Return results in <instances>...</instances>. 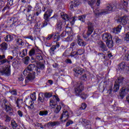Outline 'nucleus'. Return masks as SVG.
<instances>
[{
    "label": "nucleus",
    "instance_id": "774afa93",
    "mask_svg": "<svg viewBox=\"0 0 129 129\" xmlns=\"http://www.w3.org/2000/svg\"><path fill=\"white\" fill-rule=\"evenodd\" d=\"M10 120H11V118L9 116H6V121L9 122Z\"/></svg>",
    "mask_w": 129,
    "mask_h": 129
},
{
    "label": "nucleus",
    "instance_id": "bf43d9fd",
    "mask_svg": "<svg viewBox=\"0 0 129 129\" xmlns=\"http://www.w3.org/2000/svg\"><path fill=\"white\" fill-rule=\"evenodd\" d=\"M76 52L77 51H73L71 52V53H70L71 57H75V55H77V54H75V53H76Z\"/></svg>",
    "mask_w": 129,
    "mask_h": 129
},
{
    "label": "nucleus",
    "instance_id": "680f3d73",
    "mask_svg": "<svg viewBox=\"0 0 129 129\" xmlns=\"http://www.w3.org/2000/svg\"><path fill=\"white\" fill-rule=\"evenodd\" d=\"M125 60H127V61L129 60V52H128L126 54V55H125Z\"/></svg>",
    "mask_w": 129,
    "mask_h": 129
},
{
    "label": "nucleus",
    "instance_id": "0eeeda50",
    "mask_svg": "<svg viewBox=\"0 0 129 129\" xmlns=\"http://www.w3.org/2000/svg\"><path fill=\"white\" fill-rule=\"evenodd\" d=\"M60 101V99L58 97L57 95H54L53 98L50 99L49 107L50 108L53 109L56 107L57 104L56 102Z\"/></svg>",
    "mask_w": 129,
    "mask_h": 129
},
{
    "label": "nucleus",
    "instance_id": "4be33fe9",
    "mask_svg": "<svg viewBox=\"0 0 129 129\" xmlns=\"http://www.w3.org/2000/svg\"><path fill=\"white\" fill-rule=\"evenodd\" d=\"M34 10L36 11V15L37 16H39V15L41 14V13H42V9L40 7H39V4H36Z\"/></svg>",
    "mask_w": 129,
    "mask_h": 129
},
{
    "label": "nucleus",
    "instance_id": "2f4dec72",
    "mask_svg": "<svg viewBox=\"0 0 129 129\" xmlns=\"http://www.w3.org/2000/svg\"><path fill=\"white\" fill-rule=\"evenodd\" d=\"M70 54H71V51L70 49H67L65 52L63 53L62 56L63 57L70 56Z\"/></svg>",
    "mask_w": 129,
    "mask_h": 129
},
{
    "label": "nucleus",
    "instance_id": "e433bc0d",
    "mask_svg": "<svg viewBox=\"0 0 129 129\" xmlns=\"http://www.w3.org/2000/svg\"><path fill=\"white\" fill-rule=\"evenodd\" d=\"M36 54H37L36 53V50L34 48L31 49L29 51V56H34V55H36Z\"/></svg>",
    "mask_w": 129,
    "mask_h": 129
},
{
    "label": "nucleus",
    "instance_id": "de8ad7c7",
    "mask_svg": "<svg viewBox=\"0 0 129 129\" xmlns=\"http://www.w3.org/2000/svg\"><path fill=\"white\" fill-rule=\"evenodd\" d=\"M53 36H54V34H49L47 36V37H46V40L47 41H49V40H51V39H52V38H53Z\"/></svg>",
    "mask_w": 129,
    "mask_h": 129
},
{
    "label": "nucleus",
    "instance_id": "4c0bfd02",
    "mask_svg": "<svg viewBox=\"0 0 129 129\" xmlns=\"http://www.w3.org/2000/svg\"><path fill=\"white\" fill-rule=\"evenodd\" d=\"M48 113V111L47 110H45V111H40L39 112V115H40V116H44V115H47Z\"/></svg>",
    "mask_w": 129,
    "mask_h": 129
},
{
    "label": "nucleus",
    "instance_id": "393cba45",
    "mask_svg": "<svg viewBox=\"0 0 129 129\" xmlns=\"http://www.w3.org/2000/svg\"><path fill=\"white\" fill-rule=\"evenodd\" d=\"M45 21H43V23L39 25V28H45V27H47L48 26V22H49L48 19H44Z\"/></svg>",
    "mask_w": 129,
    "mask_h": 129
},
{
    "label": "nucleus",
    "instance_id": "a19ab883",
    "mask_svg": "<svg viewBox=\"0 0 129 129\" xmlns=\"http://www.w3.org/2000/svg\"><path fill=\"white\" fill-rule=\"evenodd\" d=\"M30 60V57L27 56L25 57L23 59V60L24 61V63L26 64V65H28L29 64V60Z\"/></svg>",
    "mask_w": 129,
    "mask_h": 129
},
{
    "label": "nucleus",
    "instance_id": "2eb2a0df",
    "mask_svg": "<svg viewBox=\"0 0 129 129\" xmlns=\"http://www.w3.org/2000/svg\"><path fill=\"white\" fill-rule=\"evenodd\" d=\"M93 32V25H92V23L91 22H88V32L87 35L89 36L92 34Z\"/></svg>",
    "mask_w": 129,
    "mask_h": 129
},
{
    "label": "nucleus",
    "instance_id": "9b49d317",
    "mask_svg": "<svg viewBox=\"0 0 129 129\" xmlns=\"http://www.w3.org/2000/svg\"><path fill=\"white\" fill-rule=\"evenodd\" d=\"M81 5V2L79 0H74L71 2L70 9L72 11L73 8L78 7L79 5Z\"/></svg>",
    "mask_w": 129,
    "mask_h": 129
},
{
    "label": "nucleus",
    "instance_id": "e2e57ef3",
    "mask_svg": "<svg viewBox=\"0 0 129 129\" xmlns=\"http://www.w3.org/2000/svg\"><path fill=\"white\" fill-rule=\"evenodd\" d=\"M114 40L116 43H119V42H120V39H118V37L117 36H116L114 38Z\"/></svg>",
    "mask_w": 129,
    "mask_h": 129
},
{
    "label": "nucleus",
    "instance_id": "c9c22d12",
    "mask_svg": "<svg viewBox=\"0 0 129 129\" xmlns=\"http://www.w3.org/2000/svg\"><path fill=\"white\" fill-rule=\"evenodd\" d=\"M11 125L14 129L17 128V127L18 126V124L16 123V121L14 120H12L11 121Z\"/></svg>",
    "mask_w": 129,
    "mask_h": 129
},
{
    "label": "nucleus",
    "instance_id": "c03bdc74",
    "mask_svg": "<svg viewBox=\"0 0 129 129\" xmlns=\"http://www.w3.org/2000/svg\"><path fill=\"white\" fill-rule=\"evenodd\" d=\"M30 98L33 101H34V100H36V99H37V98L36 97V93L34 92L33 93H32L30 96Z\"/></svg>",
    "mask_w": 129,
    "mask_h": 129
},
{
    "label": "nucleus",
    "instance_id": "052dcab7",
    "mask_svg": "<svg viewBox=\"0 0 129 129\" xmlns=\"http://www.w3.org/2000/svg\"><path fill=\"white\" fill-rule=\"evenodd\" d=\"M75 46H77L76 45V43L75 42H72L71 44V46H70V48H72V49H73V48H74V47H75Z\"/></svg>",
    "mask_w": 129,
    "mask_h": 129
},
{
    "label": "nucleus",
    "instance_id": "a18cd8bd",
    "mask_svg": "<svg viewBox=\"0 0 129 129\" xmlns=\"http://www.w3.org/2000/svg\"><path fill=\"white\" fill-rule=\"evenodd\" d=\"M66 29V26L65 27ZM67 36V31H63L62 33L60 34L61 38H64L65 37Z\"/></svg>",
    "mask_w": 129,
    "mask_h": 129
},
{
    "label": "nucleus",
    "instance_id": "864d4df0",
    "mask_svg": "<svg viewBox=\"0 0 129 129\" xmlns=\"http://www.w3.org/2000/svg\"><path fill=\"white\" fill-rule=\"evenodd\" d=\"M17 113L20 117H23V112H22L21 110H18L17 111Z\"/></svg>",
    "mask_w": 129,
    "mask_h": 129
},
{
    "label": "nucleus",
    "instance_id": "412c9836",
    "mask_svg": "<svg viewBox=\"0 0 129 129\" xmlns=\"http://www.w3.org/2000/svg\"><path fill=\"white\" fill-rule=\"evenodd\" d=\"M62 106H63V103H62L55 106L54 110L55 113H59V112H60V110H61V108H62Z\"/></svg>",
    "mask_w": 129,
    "mask_h": 129
},
{
    "label": "nucleus",
    "instance_id": "7c9ffc66",
    "mask_svg": "<svg viewBox=\"0 0 129 129\" xmlns=\"http://www.w3.org/2000/svg\"><path fill=\"white\" fill-rule=\"evenodd\" d=\"M5 110L7 112H11V111H13V107H12V105H5Z\"/></svg>",
    "mask_w": 129,
    "mask_h": 129
},
{
    "label": "nucleus",
    "instance_id": "13d9d810",
    "mask_svg": "<svg viewBox=\"0 0 129 129\" xmlns=\"http://www.w3.org/2000/svg\"><path fill=\"white\" fill-rule=\"evenodd\" d=\"M56 50V46L53 45L51 48H50V51L51 52H54Z\"/></svg>",
    "mask_w": 129,
    "mask_h": 129
},
{
    "label": "nucleus",
    "instance_id": "4468645a",
    "mask_svg": "<svg viewBox=\"0 0 129 129\" xmlns=\"http://www.w3.org/2000/svg\"><path fill=\"white\" fill-rule=\"evenodd\" d=\"M117 22L121 23V24L123 25H126V24H127V17L124 16L122 17L118 18L117 20Z\"/></svg>",
    "mask_w": 129,
    "mask_h": 129
},
{
    "label": "nucleus",
    "instance_id": "0e129e2a",
    "mask_svg": "<svg viewBox=\"0 0 129 129\" xmlns=\"http://www.w3.org/2000/svg\"><path fill=\"white\" fill-rule=\"evenodd\" d=\"M66 62L67 64H72V61H71V59H67L66 60Z\"/></svg>",
    "mask_w": 129,
    "mask_h": 129
},
{
    "label": "nucleus",
    "instance_id": "aec40b11",
    "mask_svg": "<svg viewBox=\"0 0 129 129\" xmlns=\"http://www.w3.org/2000/svg\"><path fill=\"white\" fill-rule=\"evenodd\" d=\"M127 7V1L126 0H121L120 7L118 9H125Z\"/></svg>",
    "mask_w": 129,
    "mask_h": 129
},
{
    "label": "nucleus",
    "instance_id": "603ef678",
    "mask_svg": "<svg viewBox=\"0 0 129 129\" xmlns=\"http://www.w3.org/2000/svg\"><path fill=\"white\" fill-rule=\"evenodd\" d=\"M8 5H9V6H13V5H14V0H8Z\"/></svg>",
    "mask_w": 129,
    "mask_h": 129
},
{
    "label": "nucleus",
    "instance_id": "c756f323",
    "mask_svg": "<svg viewBox=\"0 0 129 129\" xmlns=\"http://www.w3.org/2000/svg\"><path fill=\"white\" fill-rule=\"evenodd\" d=\"M100 48H102V50L104 52V51H107V48H106V46L105 45L104 43L102 41L99 43Z\"/></svg>",
    "mask_w": 129,
    "mask_h": 129
},
{
    "label": "nucleus",
    "instance_id": "9d476101",
    "mask_svg": "<svg viewBox=\"0 0 129 129\" xmlns=\"http://www.w3.org/2000/svg\"><path fill=\"white\" fill-rule=\"evenodd\" d=\"M60 16L61 17V19H62V20L66 21V22L68 23L67 25L69 24L68 27H71V26H72V25L70 24V19L71 18L69 19V17L67 14H65L63 12H61L60 13Z\"/></svg>",
    "mask_w": 129,
    "mask_h": 129
},
{
    "label": "nucleus",
    "instance_id": "20e7f679",
    "mask_svg": "<svg viewBox=\"0 0 129 129\" xmlns=\"http://www.w3.org/2000/svg\"><path fill=\"white\" fill-rule=\"evenodd\" d=\"M69 114H68V111L63 110L62 115L60 117V119L61 121L65 122H67L66 126H69L70 124H73V121L68 119Z\"/></svg>",
    "mask_w": 129,
    "mask_h": 129
},
{
    "label": "nucleus",
    "instance_id": "a878e982",
    "mask_svg": "<svg viewBox=\"0 0 129 129\" xmlns=\"http://www.w3.org/2000/svg\"><path fill=\"white\" fill-rule=\"evenodd\" d=\"M106 44L108 48H112L113 46V41H112V38L106 41Z\"/></svg>",
    "mask_w": 129,
    "mask_h": 129
},
{
    "label": "nucleus",
    "instance_id": "5701e85b",
    "mask_svg": "<svg viewBox=\"0 0 129 129\" xmlns=\"http://www.w3.org/2000/svg\"><path fill=\"white\" fill-rule=\"evenodd\" d=\"M32 11V6L31 5H28L26 9H24L23 13L25 14V15H26V16L28 15V13H30Z\"/></svg>",
    "mask_w": 129,
    "mask_h": 129
},
{
    "label": "nucleus",
    "instance_id": "ddd939ff",
    "mask_svg": "<svg viewBox=\"0 0 129 129\" xmlns=\"http://www.w3.org/2000/svg\"><path fill=\"white\" fill-rule=\"evenodd\" d=\"M129 91V86L127 85V87L122 88L121 92H120V96L121 97H124V95L127 93Z\"/></svg>",
    "mask_w": 129,
    "mask_h": 129
},
{
    "label": "nucleus",
    "instance_id": "58836bf2",
    "mask_svg": "<svg viewBox=\"0 0 129 129\" xmlns=\"http://www.w3.org/2000/svg\"><path fill=\"white\" fill-rule=\"evenodd\" d=\"M40 94H39V96L38 97V101H40V102H44V100L45 99V98L44 97L45 96H44V94H41V97L40 96Z\"/></svg>",
    "mask_w": 129,
    "mask_h": 129
},
{
    "label": "nucleus",
    "instance_id": "f03ea898",
    "mask_svg": "<svg viewBox=\"0 0 129 129\" xmlns=\"http://www.w3.org/2000/svg\"><path fill=\"white\" fill-rule=\"evenodd\" d=\"M93 10L95 16H96V17H98L99 16H103V15H106V14H108L109 12L116 11V6H112L110 5H108L107 6L105 9L99 10L97 9L94 10V9H93Z\"/></svg>",
    "mask_w": 129,
    "mask_h": 129
},
{
    "label": "nucleus",
    "instance_id": "423d86ee",
    "mask_svg": "<svg viewBox=\"0 0 129 129\" xmlns=\"http://www.w3.org/2000/svg\"><path fill=\"white\" fill-rule=\"evenodd\" d=\"M123 79H124L123 77H119V78H118L117 80H116L115 81V84L114 85V87H113L114 92H117L118 90H119V86L123 84V82H124Z\"/></svg>",
    "mask_w": 129,
    "mask_h": 129
},
{
    "label": "nucleus",
    "instance_id": "4d7b16f0",
    "mask_svg": "<svg viewBox=\"0 0 129 129\" xmlns=\"http://www.w3.org/2000/svg\"><path fill=\"white\" fill-rule=\"evenodd\" d=\"M10 93L12 95H17V90H13L11 91H10Z\"/></svg>",
    "mask_w": 129,
    "mask_h": 129
},
{
    "label": "nucleus",
    "instance_id": "1a4fd4ad",
    "mask_svg": "<svg viewBox=\"0 0 129 129\" xmlns=\"http://www.w3.org/2000/svg\"><path fill=\"white\" fill-rule=\"evenodd\" d=\"M0 72L2 74V75L9 76V75H11V69L10 66H6L0 71Z\"/></svg>",
    "mask_w": 129,
    "mask_h": 129
},
{
    "label": "nucleus",
    "instance_id": "b1692460",
    "mask_svg": "<svg viewBox=\"0 0 129 129\" xmlns=\"http://www.w3.org/2000/svg\"><path fill=\"white\" fill-rule=\"evenodd\" d=\"M120 31H121V26L118 25L116 28L113 29L112 32L114 34H118V33L120 32Z\"/></svg>",
    "mask_w": 129,
    "mask_h": 129
},
{
    "label": "nucleus",
    "instance_id": "ea45409f",
    "mask_svg": "<svg viewBox=\"0 0 129 129\" xmlns=\"http://www.w3.org/2000/svg\"><path fill=\"white\" fill-rule=\"evenodd\" d=\"M17 44L18 45H21V46H24V42H23V40L20 38L17 39Z\"/></svg>",
    "mask_w": 129,
    "mask_h": 129
},
{
    "label": "nucleus",
    "instance_id": "f257e3e1",
    "mask_svg": "<svg viewBox=\"0 0 129 129\" xmlns=\"http://www.w3.org/2000/svg\"><path fill=\"white\" fill-rule=\"evenodd\" d=\"M34 68H35V65L31 64L23 71V75L27 76L25 79L26 83H29L30 81H32L35 79V72L33 71Z\"/></svg>",
    "mask_w": 129,
    "mask_h": 129
},
{
    "label": "nucleus",
    "instance_id": "8fccbe9b",
    "mask_svg": "<svg viewBox=\"0 0 129 129\" xmlns=\"http://www.w3.org/2000/svg\"><path fill=\"white\" fill-rule=\"evenodd\" d=\"M36 59L39 60H43V57L42 56V55L39 54L36 55Z\"/></svg>",
    "mask_w": 129,
    "mask_h": 129
},
{
    "label": "nucleus",
    "instance_id": "39448f33",
    "mask_svg": "<svg viewBox=\"0 0 129 129\" xmlns=\"http://www.w3.org/2000/svg\"><path fill=\"white\" fill-rule=\"evenodd\" d=\"M69 23L66 25V30L67 32V38H66V42H72L73 41V38H74V34L72 31L71 27H69Z\"/></svg>",
    "mask_w": 129,
    "mask_h": 129
},
{
    "label": "nucleus",
    "instance_id": "473e14b6",
    "mask_svg": "<svg viewBox=\"0 0 129 129\" xmlns=\"http://www.w3.org/2000/svg\"><path fill=\"white\" fill-rule=\"evenodd\" d=\"M27 49H23L21 51H20L19 53L20 57H21V58H23V57H25V56L27 55Z\"/></svg>",
    "mask_w": 129,
    "mask_h": 129
},
{
    "label": "nucleus",
    "instance_id": "bb28decb",
    "mask_svg": "<svg viewBox=\"0 0 129 129\" xmlns=\"http://www.w3.org/2000/svg\"><path fill=\"white\" fill-rule=\"evenodd\" d=\"M45 68V65L44 64L40 63L38 66V68H35V71L36 72H40V70H43Z\"/></svg>",
    "mask_w": 129,
    "mask_h": 129
},
{
    "label": "nucleus",
    "instance_id": "c85d7f7f",
    "mask_svg": "<svg viewBox=\"0 0 129 129\" xmlns=\"http://www.w3.org/2000/svg\"><path fill=\"white\" fill-rule=\"evenodd\" d=\"M5 39L6 42H11V41L14 40V36L12 35H8L5 38Z\"/></svg>",
    "mask_w": 129,
    "mask_h": 129
},
{
    "label": "nucleus",
    "instance_id": "a211bd4d",
    "mask_svg": "<svg viewBox=\"0 0 129 129\" xmlns=\"http://www.w3.org/2000/svg\"><path fill=\"white\" fill-rule=\"evenodd\" d=\"M53 13V10L52 9L48 10L46 11L43 15L44 19H49Z\"/></svg>",
    "mask_w": 129,
    "mask_h": 129
},
{
    "label": "nucleus",
    "instance_id": "f8f14e48",
    "mask_svg": "<svg viewBox=\"0 0 129 129\" xmlns=\"http://www.w3.org/2000/svg\"><path fill=\"white\" fill-rule=\"evenodd\" d=\"M63 23L62 20H58L56 23V30L57 32H61L63 30Z\"/></svg>",
    "mask_w": 129,
    "mask_h": 129
},
{
    "label": "nucleus",
    "instance_id": "cd10ccee",
    "mask_svg": "<svg viewBox=\"0 0 129 129\" xmlns=\"http://www.w3.org/2000/svg\"><path fill=\"white\" fill-rule=\"evenodd\" d=\"M124 68H125V63L124 62H122L118 66V69L119 71H123Z\"/></svg>",
    "mask_w": 129,
    "mask_h": 129
},
{
    "label": "nucleus",
    "instance_id": "6ab92c4d",
    "mask_svg": "<svg viewBox=\"0 0 129 129\" xmlns=\"http://www.w3.org/2000/svg\"><path fill=\"white\" fill-rule=\"evenodd\" d=\"M78 44L79 46H81V47H84L86 45V43L82 39L80 35H78Z\"/></svg>",
    "mask_w": 129,
    "mask_h": 129
},
{
    "label": "nucleus",
    "instance_id": "49530a36",
    "mask_svg": "<svg viewBox=\"0 0 129 129\" xmlns=\"http://www.w3.org/2000/svg\"><path fill=\"white\" fill-rule=\"evenodd\" d=\"M45 98H50V97H52V93H46L44 95Z\"/></svg>",
    "mask_w": 129,
    "mask_h": 129
},
{
    "label": "nucleus",
    "instance_id": "69168bd1",
    "mask_svg": "<svg viewBox=\"0 0 129 129\" xmlns=\"http://www.w3.org/2000/svg\"><path fill=\"white\" fill-rule=\"evenodd\" d=\"M8 59L9 60L8 62H12V60L14 59V57L13 56H9Z\"/></svg>",
    "mask_w": 129,
    "mask_h": 129
},
{
    "label": "nucleus",
    "instance_id": "7ed1b4c3",
    "mask_svg": "<svg viewBox=\"0 0 129 129\" xmlns=\"http://www.w3.org/2000/svg\"><path fill=\"white\" fill-rule=\"evenodd\" d=\"M83 90V84L81 82L77 83V86L75 88V91L76 95L81 96L82 99L87 98L88 96L86 94L81 93Z\"/></svg>",
    "mask_w": 129,
    "mask_h": 129
},
{
    "label": "nucleus",
    "instance_id": "37998d69",
    "mask_svg": "<svg viewBox=\"0 0 129 129\" xmlns=\"http://www.w3.org/2000/svg\"><path fill=\"white\" fill-rule=\"evenodd\" d=\"M96 2L95 0H91V1H88V4L92 8V6L95 4Z\"/></svg>",
    "mask_w": 129,
    "mask_h": 129
},
{
    "label": "nucleus",
    "instance_id": "338daca9",
    "mask_svg": "<svg viewBox=\"0 0 129 129\" xmlns=\"http://www.w3.org/2000/svg\"><path fill=\"white\" fill-rule=\"evenodd\" d=\"M125 39L127 41H129V32H127L126 34Z\"/></svg>",
    "mask_w": 129,
    "mask_h": 129
},
{
    "label": "nucleus",
    "instance_id": "72a5a7b5",
    "mask_svg": "<svg viewBox=\"0 0 129 129\" xmlns=\"http://www.w3.org/2000/svg\"><path fill=\"white\" fill-rule=\"evenodd\" d=\"M1 50L4 51V50H7L8 49V44L5 42H3L0 46Z\"/></svg>",
    "mask_w": 129,
    "mask_h": 129
},
{
    "label": "nucleus",
    "instance_id": "dca6fc26",
    "mask_svg": "<svg viewBox=\"0 0 129 129\" xmlns=\"http://www.w3.org/2000/svg\"><path fill=\"white\" fill-rule=\"evenodd\" d=\"M75 76H76L77 77L78 75H81L82 73H83V69L80 68H76L74 69Z\"/></svg>",
    "mask_w": 129,
    "mask_h": 129
},
{
    "label": "nucleus",
    "instance_id": "79ce46f5",
    "mask_svg": "<svg viewBox=\"0 0 129 129\" xmlns=\"http://www.w3.org/2000/svg\"><path fill=\"white\" fill-rule=\"evenodd\" d=\"M10 21H11V22H13L12 23V26H13V25H15V24H16V23L18 22V18L17 17L12 18V19H10Z\"/></svg>",
    "mask_w": 129,
    "mask_h": 129
},
{
    "label": "nucleus",
    "instance_id": "5fc2aeb1",
    "mask_svg": "<svg viewBox=\"0 0 129 129\" xmlns=\"http://www.w3.org/2000/svg\"><path fill=\"white\" fill-rule=\"evenodd\" d=\"M57 124H59L58 122H52L50 123V125H52V126H55V125H57Z\"/></svg>",
    "mask_w": 129,
    "mask_h": 129
},
{
    "label": "nucleus",
    "instance_id": "f3484780",
    "mask_svg": "<svg viewBox=\"0 0 129 129\" xmlns=\"http://www.w3.org/2000/svg\"><path fill=\"white\" fill-rule=\"evenodd\" d=\"M102 39L104 42H107V41L111 39V35L109 33H104L102 36Z\"/></svg>",
    "mask_w": 129,
    "mask_h": 129
},
{
    "label": "nucleus",
    "instance_id": "09e8293b",
    "mask_svg": "<svg viewBox=\"0 0 129 129\" xmlns=\"http://www.w3.org/2000/svg\"><path fill=\"white\" fill-rule=\"evenodd\" d=\"M81 79L83 81H86V80H87V76H86V75L85 74L82 76V77L81 78Z\"/></svg>",
    "mask_w": 129,
    "mask_h": 129
},
{
    "label": "nucleus",
    "instance_id": "6e6d98bb",
    "mask_svg": "<svg viewBox=\"0 0 129 129\" xmlns=\"http://www.w3.org/2000/svg\"><path fill=\"white\" fill-rule=\"evenodd\" d=\"M80 121H81L82 124H83L84 125H85V124H87L86 123L87 121L86 119H81Z\"/></svg>",
    "mask_w": 129,
    "mask_h": 129
},
{
    "label": "nucleus",
    "instance_id": "3c124183",
    "mask_svg": "<svg viewBox=\"0 0 129 129\" xmlns=\"http://www.w3.org/2000/svg\"><path fill=\"white\" fill-rule=\"evenodd\" d=\"M87 107V105L85 103H82V106L80 107V109H85Z\"/></svg>",
    "mask_w": 129,
    "mask_h": 129
},
{
    "label": "nucleus",
    "instance_id": "f704fd0d",
    "mask_svg": "<svg viewBox=\"0 0 129 129\" xmlns=\"http://www.w3.org/2000/svg\"><path fill=\"white\" fill-rule=\"evenodd\" d=\"M84 53V49H80L77 50L76 52H75L76 55H82V54Z\"/></svg>",
    "mask_w": 129,
    "mask_h": 129
},
{
    "label": "nucleus",
    "instance_id": "6e6552de",
    "mask_svg": "<svg viewBox=\"0 0 129 129\" xmlns=\"http://www.w3.org/2000/svg\"><path fill=\"white\" fill-rule=\"evenodd\" d=\"M85 18H86V16L83 15L82 16H79L78 17H73L70 19V25H72V26H73L75 23V21H77V20H79V21H81L83 22V23H84L85 22Z\"/></svg>",
    "mask_w": 129,
    "mask_h": 129
}]
</instances>
